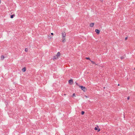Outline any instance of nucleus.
Segmentation results:
<instances>
[{
	"label": "nucleus",
	"mask_w": 135,
	"mask_h": 135,
	"mask_svg": "<svg viewBox=\"0 0 135 135\" xmlns=\"http://www.w3.org/2000/svg\"><path fill=\"white\" fill-rule=\"evenodd\" d=\"M66 36V33L64 32H63L62 33V37H65Z\"/></svg>",
	"instance_id": "nucleus-2"
},
{
	"label": "nucleus",
	"mask_w": 135,
	"mask_h": 135,
	"mask_svg": "<svg viewBox=\"0 0 135 135\" xmlns=\"http://www.w3.org/2000/svg\"><path fill=\"white\" fill-rule=\"evenodd\" d=\"M98 126H97V127H96L94 128V130H98Z\"/></svg>",
	"instance_id": "nucleus-11"
},
{
	"label": "nucleus",
	"mask_w": 135,
	"mask_h": 135,
	"mask_svg": "<svg viewBox=\"0 0 135 135\" xmlns=\"http://www.w3.org/2000/svg\"><path fill=\"white\" fill-rule=\"evenodd\" d=\"M51 34L52 35H54V34H53V33H51Z\"/></svg>",
	"instance_id": "nucleus-20"
},
{
	"label": "nucleus",
	"mask_w": 135,
	"mask_h": 135,
	"mask_svg": "<svg viewBox=\"0 0 135 135\" xmlns=\"http://www.w3.org/2000/svg\"><path fill=\"white\" fill-rule=\"evenodd\" d=\"M62 42H65L66 41L65 37H62Z\"/></svg>",
	"instance_id": "nucleus-4"
},
{
	"label": "nucleus",
	"mask_w": 135,
	"mask_h": 135,
	"mask_svg": "<svg viewBox=\"0 0 135 135\" xmlns=\"http://www.w3.org/2000/svg\"><path fill=\"white\" fill-rule=\"evenodd\" d=\"M58 57H57V56H56V55L55 56H54L53 58V60H54L55 59H58Z\"/></svg>",
	"instance_id": "nucleus-7"
},
{
	"label": "nucleus",
	"mask_w": 135,
	"mask_h": 135,
	"mask_svg": "<svg viewBox=\"0 0 135 135\" xmlns=\"http://www.w3.org/2000/svg\"><path fill=\"white\" fill-rule=\"evenodd\" d=\"M26 68L25 67L23 68H22V71L23 72H24L26 71Z\"/></svg>",
	"instance_id": "nucleus-9"
},
{
	"label": "nucleus",
	"mask_w": 135,
	"mask_h": 135,
	"mask_svg": "<svg viewBox=\"0 0 135 135\" xmlns=\"http://www.w3.org/2000/svg\"><path fill=\"white\" fill-rule=\"evenodd\" d=\"M79 86L80 88L81 89L84 91H85V90L86 89L85 87L82 86Z\"/></svg>",
	"instance_id": "nucleus-1"
},
{
	"label": "nucleus",
	"mask_w": 135,
	"mask_h": 135,
	"mask_svg": "<svg viewBox=\"0 0 135 135\" xmlns=\"http://www.w3.org/2000/svg\"><path fill=\"white\" fill-rule=\"evenodd\" d=\"M60 53L59 52H58V53L57 54V55H56V56H57L58 57H59L60 56Z\"/></svg>",
	"instance_id": "nucleus-8"
},
{
	"label": "nucleus",
	"mask_w": 135,
	"mask_h": 135,
	"mask_svg": "<svg viewBox=\"0 0 135 135\" xmlns=\"http://www.w3.org/2000/svg\"><path fill=\"white\" fill-rule=\"evenodd\" d=\"M95 64L96 65H98L97 64H95H95Z\"/></svg>",
	"instance_id": "nucleus-24"
},
{
	"label": "nucleus",
	"mask_w": 135,
	"mask_h": 135,
	"mask_svg": "<svg viewBox=\"0 0 135 135\" xmlns=\"http://www.w3.org/2000/svg\"><path fill=\"white\" fill-rule=\"evenodd\" d=\"M127 38V37H126L125 38V40H126Z\"/></svg>",
	"instance_id": "nucleus-22"
},
{
	"label": "nucleus",
	"mask_w": 135,
	"mask_h": 135,
	"mask_svg": "<svg viewBox=\"0 0 135 135\" xmlns=\"http://www.w3.org/2000/svg\"><path fill=\"white\" fill-rule=\"evenodd\" d=\"M85 97L86 98H88V97L87 96H85Z\"/></svg>",
	"instance_id": "nucleus-21"
},
{
	"label": "nucleus",
	"mask_w": 135,
	"mask_h": 135,
	"mask_svg": "<svg viewBox=\"0 0 135 135\" xmlns=\"http://www.w3.org/2000/svg\"><path fill=\"white\" fill-rule=\"evenodd\" d=\"M95 32L98 34H99L100 33V31L96 29L95 30Z\"/></svg>",
	"instance_id": "nucleus-5"
},
{
	"label": "nucleus",
	"mask_w": 135,
	"mask_h": 135,
	"mask_svg": "<svg viewBox=\"0 0 135 135\" xmlns=\"http://www.w3.org/2000/svg\"><path fill=\"white\" fill-rule=\"evenodd\" d=\"M64 95H66V94H64Z\"/></svg>",
	"instance_id": "nucleus-25"
},
{
	"label": "nucleus",
	"mask_w": 135,
	"mask_h": 135,
	"mask_svg": "<svg viewBox=\"0 0 135 135\" xmlns=\"http://www.w3.org/2000/svg\"><path fill=\"white\" fill-rule=\"evenodd\" d=\"M81 114H82V115H83V114H84V111H82V112H81Z\"/></svg>",
	"instance_id": "nucleus-15"
},
{
	"label": "nucleus",
	"mask_w": 135,
	"mask_h": 135,
	"mask_svg": "<svg viewBox=\"0 0 135 135\" xmlns=\"http://www.w3.org/2000/svg\"><path fill=\"white\" fill-rule=\"evenodd\" d=\"M86 59H87V60H90L91 61V60H90V58H89V57H86Z\"/></svg>",
	"instance_id": "nucleus-13"
},
{
	"label": "nucleus",
	"mask_w": 135,
	"mask_h": 135,
	"mask_svg": "<svg viewBox=\"0 0 135 135\" xmlns=\"http://www.w3.org/2000/svg\"><path fill=\"white\" fill-rule=\"evenodd\" d=\"M118 85L119 86V84H118Z\"/></svg>",
	"instance_id": "nucleus-26"
},
{
	"label": "nucleus",
	"mask_w": 135,
	"mask_h": 135,
	"mask_svg": "<svg viewBox=\"0 0 135 135\" xmlns=\"http://www.w3.org/2000/svg\"><path fill=\"white\" fill-rule=\"evenodd\" d=\"M94 25V23H90V27H93Z\"/></svg>",
	"instance_id": "nucleus-6"
},
{
	"label": "nucleus",
	"mask_w": 135,
	"mask_h": 135,
	"mask_svg": "<svg viewBox=\"0 0 135 135\" xmlns=\"http://www.w3.org/2000/svg\"><path fill=\"white\" fill-rule=\"evenodd\" d=\"M100 0V1H102H102H103V0Z\"/></svg>",
	"instance_id": "nucleus-23"
},
{
	"label": "nucleus",
	"mask_w": 135,
	"mask_h": 135,
	"mask_svg": "<svg viewBox=\"0 0 135 135\" xmlns=\"http://www.w3.org/2000/svg\"><path fill=\"white\" fill-rule=\"evenodd\" d=\"M69 84L71 85L73 84V80L72 79H71L69 80Z\"/></svg>",
	"instance_id": "nucleus-3"
},
{
	"label": "nucleus",
	"mask_w": 135,
	"mask_h": 135,
	"mask_svg": "<svg viewBox=\"0 0 135 135\" xmlns=\"http://www.w3.org/2000/svg\"><path fill=\"white\" fill-rule=\"evenodd\" d=\"M73 97H75V93H74L73 94Z\"/></svg>",
	"instance_id": "nucleus-16"
},
{
	"label": "nucleus",
	"mask_w": 135,
	"mask_h": 135,
	"mask_svg": "<svg viewBox=\"0 0 135 135\" xmlns=\"http://www.w3.org/2000/svg\"><path fill=\"white\" fill-rule=\"evenodd\" d=\"M28 51V49L27 48H26L25 49V51L26 52H27Z\"/></svg>",
	"instance_id": "nucleus-12"
},
{
	"label": "nucleus",
	"mask_w": 135,
	"mask_h": 135,
	"mask_svg": "<svg viewBox=\"0 0 135 135\" xmlns=\"http://www.w3.org/2000/svg\"><path fill=\"white\" fill-rule=\"evenodd\" d=\"M76 84L77 85H78V84L77 83H76Z\"/></svg>",
	"instance_id": "nucleus-27"
},
{
	"label": "nucleus",
	"mask_w": 135,
	"mask_h": 135,
	"mask_svg": "<svg viewBox=\"0 0 135 135\" xmlns=\"http://www.w3.org/2000/svg\"><path fill=\"white\" fill-rule=\"evenodd\" d=\"M90 61H91V62L92 63V64H95V62H94L93 61H91V60Z\"/></svg>",
	"instance_id": "nucleus-17"
},
{
	"label": "nucleus",
	"mask_w": 135,
	"mask_h": 135,
	"mask_svg": "<svg viewBox=\"0 0 135 135\" xmlns=\"http://www.w3.org/2000/svg\"><path fill=\"white\" fill-rule=\"evenodd\" d=\"M14 16H15V15H11V18H13V17Z\"/></svg>",
	"instance_id": "nucleus-14"
},
{
	"label": "nucleus",
	"mask_w": 135,
	"mask_h": 135,
	"mask_svg": "<svg viewBox=\"0 0 135 135\" xmlns=\"http://www.w3.org/2000/svg\"><path fill=\"white\" fill-rule=\"evenodd\" d=\"M127 99L128 100H129V97H128L127 98Z\"/></svg>",
	"instance_id": "nucleus-19"
},
{
	"label": "nucleus",
	"mask_w": 135,
	"mask_h": 135,
	"mask_svg": "<svg viewBox=\"0 0 135 135\" xmlns=\"http://www.w3.org/2000/svg\"><path fill=\"white\" fill-rule=\"evenodd\" d=\"M97 130H98V132H99L100 131V129H98Z\"/></svg>",
	"instance_id": "nucleus-18"
},
{
	"label": "nucleus",
	"mask_w": 135,
	"mask_h": 135,
	"mask_svg": "<svg viewBox=\"0 0 135 135\" xmlns=\"http://www.w3.org/2000/svg\"><path fill=\"white\" fill-rule=\"evenodd\" d=\"M4 58V56L2 55L1 56V59L2 60H3Z\"/></svg>",
	"instance_id": "nucleus-10"
}]
</instances>
